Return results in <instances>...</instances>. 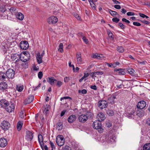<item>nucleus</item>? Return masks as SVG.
Here are the masks:
<instances>
[{"label":"nucleus","instance_id":"30","mask_svg":"<svg viewBox=\"0 0 150 150\" xmlns=\"http://www.w3.org/2000/svg\"><path fill=\"white\" fill-rule=\"evenodd\" d=\"M143 148L144 150H150V143H146L144 145Z\"/></svg>","mask_w":150,"mask_h":150},{"label":"nucleus","instance_id":"41","mask_svg":"<svg viewBox=\"0 0 150 150\" xmlns=\"http://www.w3.org/2000/svg\"><path fill=\"white\" fill-rule=\"evenodd\" d=\"M6 10V8L5 5H2L0 7V11L2 13H4Z\"/></svg>","mask_w":150,"mask_h":150},{"label":"nucleus","instance_id":"37","mask_svg":"<svg viewBox=\"0 0 150 150\" xmlns=\"http://www.w3.org/2000/svg\"><path fill=\"white\" fill-rule=\"evenodd\" d=\"M108 11L109 13L110 14L113 16H116L117 15H118L117 14V13L114 11H113L111 9H109L108 10Z\"/></svg>","mask_w":150,"mask_h":150},{"label":"nucleus","instance_id":"2","mask_svg":"<svg viewBox=\"0 0 150 150\" xmlns=\"http://www.w3.org/2000/svg\"><path fill=\"white\" fill-rule=\"evenodd\" d=\"M92 126L93 128L96 129H100L99 131L100 133L102 132L103 130L101 127V122L99 120L94 121L92 124Z\"/></svg>","mask_w":150,"mask_h":150},{"label":"nucleus","instance_id":"55","mask_svg":"<svg viewBox=\"0 0 150 150\" xmlns=\"http://www.w3.org/2000/svg\"><path fill=\"white\" fill-rule=\"evenodd\" d=\"M82 39L84 41V42L86 44H87L88 42V40L87 39L86 37H83L82 38Z\"/></svg>","mask_w":150,"mask_h":150},{"label":"nucleus","instance_id":"25","mask_svg":"<svg viewBox=\"0 0 150 150\" xmlns=\"http://www.w3.org/2000/svg\"><path fill=\"white\" fill-rule=\"evenodd\" d=\"M116 98L115 96H111L108 98V102L111 104H113L115 103L114 99Z\"/></svg>","mask_w":150,"mask_h":150},{"label":"nucleus","instance_id":"42","mask_svg":"<svg viewBox=\"0 0 150 150\" xmlns=\"http://www.w3.org/2000/svg\"><path fill=\"white\" fill-rule=\"evenodd\" d=\"M63 44L62 43H60L59 45V48L58 49V51H60L61 52H63Z\"/></svg>","mask_w":150,"mask_h":150},{"label":"nucleus","instance_id":"8","mask_svg":"<svg viewBox=\"0 0 150 150\" xmlns=\"http://www.w3.org/2000/svg\"><path fill=\"white\" fill-rule=\"evenodd\" d=\"M78 119L80 122L84 123L87 121L88 117L86 115L81 114L79 116Z\"/></svg>","mask_w":150,"mask_h":150},{"label":"nucleus","instance_id":"12","mask_svg":"<svg viewBox=\"0 0 150 150\" xmlns=\"http://www.w3.org/2000/svg\"><path fill=\"white\" fill-rule=\"evenodd\" d=\"M146 105L145 101L142 100L139 102L137 104V107L138 109H142L144 108Z\"/></svg>","mask_w":150,"mask_h":150},{"label":"nucleus","instance_id":"47","mask_svg":"<svg viewBox=\"0 0 150 150\" xmlns=\"http://www.w3.org/2000/svg\"><path fill=\"white\" fill-rule=\"evenodd\" d=\"M105 63L106 64H107L108 65V67H112V68H113L115 67V66H114V65H115L113 64H112L111 63H109L108 62H106Z\"/></svg>","mask_w":150,"mask_h":150},{"label":"nucleus","instance_id":"40","mask_svg":"<svg viewBox=\"0 0 150 150\" xmlns=\"http://www.w3.org/2000/svg\"><path fill=\"white\" fill-rule=\"evenodd\" d=\"M118 51L120 53H122L124 52V48L122 46H118L117 48Z\"/></svg>","mask_w":150,"mask_h":150},{"label":"nucleus","instance_id":"64","mask_svg":"<svg viewBox=\"0 0 150 150\" xmlns=\"http://www.w3.org/2000/svg\"><path fill=\"white\" fill-rule=\"evenodd\" d=\"M146 123L148 125L150 126V118H148L146 120Z\"/></svg>","mask_w":150,"mask_h":150},{"label":"nucleus","instance_id":"13","mask_svg":"<svg viewBox=\"0 0 150 150\" xmlns=\"http://www.w3.org/2000/svg\"><path fill=\"white\" fill-rule=\"evenodd\" d=\"M34 96L33 95H30L28 98L25 99L23 102L25 105H27L32 102L34 99Z\"/></svg>","mask_w":150,"mask_h":150},{"label":"nucleus","instance_id":"50","mask_svg":"<svg viewBox=\"0 0 150 150\" xmlns=\"http://www.w3.org/2000/svg\"><path fill=\"white\" fill-rule=\"evenodd\" d=\"M43 76V74L42 71H40L39 72L38 74V78L40 79H41Z\"/></svg>","mask_w":150,"mask_h":150},{"label":"nucleus","instance_id":"27","mask_svg":"<svg viewBox=\"0 0 150 150\" xmlns=\"http://www.w3.org/2000/svg\"><path fill=\"white\" fill-rule=\"evenodd\" d=\"M38 141L40 145V146L42 149H43V146L42 144H41V142H43V139L42 135L40 134H39L38 137Z\"/></svg>","mask_w":150,"mask_h":150},{"label":"nucleus","instance_id":"56","mask_svg":"<svg viewBox=\"0 0 150 150\" xmlns=\"http://www.w3.org/2000/svg\"><path fill=\"white\" fill-rule=\"evenodd\" d=\"M133 24L134 25L137 26H140L141 25V24L140 23L138 22H133Z\"/></svg>","mask_w":150,"mask_h":150},{"label":"nucleus","instance_id":"3","mask_svg":"<svg viewBox=\"0 0 150 150\" xmlns=\"http://www.w3.org/2000/svg\"><path fill=\"white\" fill-rule=\"evenodd\" d=\"M56 142L58 146H62L65 142V140L63 137L61 135L58 136L56 138Z\"/></svg>","mask_w":150,"mask_h":150},{"label":"nucleus","instance_id":"46","mask_svg":"<svg viewBox=\"0 0 150 150\" xmlns=\"http://www.w3.org/2000/svg\"><path fill=\"white\" fill-rule=\"evenodd\" d=\"M107 32L109 36L111 38H113V34L112 33L110 30L107 31Z\"/></svg>","mask_w":150,"mask_h":150},{"label":"nucleus","instance_id":"53","mask_svg":"<svg viewBox=\"0 0 150 150\" xmlns=\"http://www.w3.org/2000/svg\"><path fill=\"white\" fill-rule=\"evenodd\" d=\"M69 67H72L73 68V70L74 71H75V67L74 65L73 64L71 65V62H69Z\"/></svg>","mask_w":150,"mask_h":150},{"label":"nucleus","instance_id":"1","mask_svg":"<svg viewBox=\"0 0 150 150\" xmlns=\"http://www.w3.org/2000/svg\"><path fill=\"white\" fill-rule=\"evenodd\" d=\"M20 58L21 61L23 62H25L29 59L30 55L28 52L24 51L20 55Z\"/></svg>","mask_w":150,"mask_h":150},{"label":"nucleus","instance_id":"63","mask_svg":"<svg viewBox=\"0 0 150 150\" xmlns=\"http://www.w3.org/2000/svg\"><path fill=\"white\" fill-rule=\"evenodd\" d=\"M66 111L67 110H64L62 111L60 114L61 116H63L64 115L65 113L66 112Z\"/></svg>","mask_w":150,"mask_h":150},{"label":"nucleus","instance_id":"4","mask_svg":"<svg viewBox=\"0 0 150 150\" xmlns=\"http://www.w3.org/2000/svg\"><path fill=\"white\" fill-rule=\"evenodd\" d=\"M10 126L9 122L7 121L4 120L1 123V127L2 129L4 131H6L8 130Z\"/></svg>","mask_w":150,"mask_h":150},{"label":"nucleus","instance_id":"24","mask_svg":"<svg viewBox=\"0 0 150 150\" xmlns=\"http://www.w3.org/2000/svg\"><path fill=\"white\" fill-rule=\"evenodd\" d=\"M7 88V83L5 82H2L0 83V89L4 90Z\"/></svg>","mask_w":150,"mask_h":150},{"label":"nucleus","instance_id":"57","mask_svg":"<svg viewBox=\"0 0 150 150\" xmlns=\"http://www.w3.org/2000/svg\"><path fill=\"white\" fill-rule=\"evenodd\" d=\"M127 14L128 16H131L134 15L135 13L133 12H129L127 13Z\"/></svg>","mask_w":150,"mask_h":150},{"label":"nucleus","instance_id":"5","mask_svg":"<svg viewBox=\"0 0 150 150\" xmlns=\"http://www.w3.org/2000/svg\"><path fill=\"white\" fill-rule=\"evenodd\" d=\"M6 77L8 79H13L14 76L15 71L12 69H8L6 72Z\"/></svg>","mask_w":150,"mask_h":150},{"label":"nucleus","instance_id":"61","mask_svg":"<svg viewBox=\"0 0 150 150\" xmlns=\"http://www.w3.org/2000/svg\"><path fill=\"white\" fill-rule=\"evenodd\" d=\"M122 21L126 22L127 23H130V22L129 21L127 20L125 18H123L122 19Z\"/></svg>","mask_w":150,"mask_h":150},{"label":"nucleus","instance_id":"26","mask_svg":"<svg viewBox=\"0 0 150 150\" xmlns=\"http://www.w3.org/2000/svg\"><path fill=\"white\" fill-rule=\"evenodd\" d=\"M47 81L51 85L54 84V81H56L57 80L54 79L53 77H48L47 79Z\"/></svg>","mask_w":150,"mask_h":150},{"label":"nucleus","instance_id":"44","mask_svg":"<svg viewBox=\"0 0 150 150\" xmlns=\"http://www.w3.org/2000/svg\"><path fill=\"white\" fill-rule=\"evenodd\" d=\"M92 115V113L90 111H87L86 113V115L88 117H91Z\"/></svg>","mask_w":150,"mask_h":150},{"label":"nucleus","instance_id":"62","mask_svg":"<svg viewBox=\"0 0 150 150\" xmlns=\"http://www.w3.org/2000/svg\"><path fill=\"white\" fill-rule=\"evenodd\" d=\"M78 35L79 37H81L82 38L83 37H85L83 35V33L82 32H80L78 33Z\"/></svg>","mask_w":150,"mask_h":150},{"label":"nucleus","instance_id":"18","mask_svg":"<svg viewBox=\"0 0 150 150\" xmlns=\"http://www.w3.org/2000/svg\"><path fill=\"white\" fill-rule=\"evenodd\" d=\"M16 17L18 19L22 20L24 18V16L23 14L21 12H17L15 13Z\"/></svg>","mask_w":150,"mask_h":150},{"label":"nucleus","instance_id":"19","mask_svg":"<svg viewBox=\"0 0 150 150\" xmlns=\"http://www.w3.org/2000/svg\"><path fill=\"white\" fill-rule=\"evenodd\" d=\"M20 58L19 54H12L11 56V59L13 61L15 60L16 62H18Z\"/></svg>","mask_w":150,"mask_h":150},{"label":"nucleus","instance_id":"28","mask_svg":"<svg viewBox=\"0 0 150 150\" xmlns=\"http://www.w3.org/2000/svg\"><path fill=\"white\" fill-rule=\"evenodd\" d=\"M115 71H118V74L119 75H124L125 74V72L123 69H115L114 70Z\"/></svg>","mask_w":150,"mask_h":150},{"label":"nucleus","instance_id":"23","mask_svg":"<svg viewBox=\"0 0 150 150\" xmlns=\"http://www.w3.org/2000/svg\"><path fill=\"white\" fill-rule=\"evenodd\" d=\"M76 117L75 115H72L68 118V121L70 123H71L75 120Z\"/></svg>","mask_w":150,"mask_h":150},{"label":"nucleus","instance_id":"58","mask_svg":"<svg viewBox=\"0 0 150 150\" xmlns=\"http://www.w3.org/2000/svg\"><path fill=\"white\" fill-rule=\"evenodd\" d=\"M89 75V74L88 73H84L83 76L82 77L84 79L87 77Z\"/></svg>","mask_w":150,"mask_h":150},{"label":"nucleus","instance_id":"34","mask_svg":"<svg viewBox=\"0 0 150 150\" xmlns=\"http://www.w3.org/2000/svg\"><path fill=\"white\" fill-rule=\"evenodd\" d=\"M24 86L23 85H18L16 86V89L19 92H21L23 89Z\"/></svg>","mask_w":150,"mask_h":150},{"label":"nucleus","instance_id":"49","mask_svg":"<svg viewBox=\"0 0 150 150\" xmlns=\"http://www.w3.org/2000/svg\"><path fill=\"white\" fill-rule=\"evenodd\" d=\"M63 150H72V149L70 146H65L63 148Z\"/></svg>","mask_w":150,"mask_h":150},{"label":"nucleus","instance_id":"54","mask_svg":"<svg viewBox=\"0 0 150 150\" xmlns=\"http://www.w3.org/2000/svg\"><path fill=\"white\" fill-rule=\"evenodd\" d=\"M75 17L78 20H81V17L78 14H76L74 15Z\"/></svg>","mask_w":150,"mask_h":150},{"label":"nucleus","instance_id":"36","mask_svg":"<svg viewBox=\"0 0 150 150\" xmlns=\"http://www.w3.org/2000/svg\"><path fill=\"white\" fill-rule=\"evenodd\" d=\"M57 128L59 130H61L63 127L62 125V123L61 122H59L57 124Z\"/></svg>","mask_w":150,"mask_h":150},{"label":"nucleus","instance_id":"15","mask_svg":"<svg viewBox=\"0 0 150 150\" xmlns=\"http://www.w3.org/2000/svg\"><path fill=\"white\" fill-rule=\"evenodd\" d=\"M7 141L6 139L3 138L0 139V147H4L7 145Z\"/></svg>","mask_w":150,"mask_h":150},{"label":"nucleus","instance_id":"21","mask_svg":"<svg viewBox=\"0 0 150 150\" xmlns=\"http://www.w3.org/2000/svg\"><path fill=\"white\" fill-rule=\"evenodd\" d=\"M97 118L98 119V120H99L101 121L105 119V117L103 113L100 112L98 114Z\"/></svg>","mask_w":150,"mask_h":150},{"label":"nucleus","instance_id":"33","mask_svg":"<svg viewBox=\"0 0 150 150\" xmlns=\"http://www.w3.org/2000/svg\"><path fill=\"white\" fill-rule=\"evenodd\" d=\"M23 123L21 121H19L18 123L17 128L18 131H20L22 127Z\"/></svg>","mask_w":150,"mask_h":150},{"label":"nucleus","instance_id":"29","mask_svg":"<svg viewBox=\"0 0 150 150\" xmlns=\"http://www.w3.org/2000/svg\"><path fill=\"white\" fill-rule=\"evenodd\" d=\"M6 78L5 73L2 72H0V80H3Z\"/></svg>","mask_w":150,"mask_h":150},{"label":"nucleus","instance_id":"32","mask_svg":"<svg viewBox=\"0 0 150 150\" xmlns=\"http://www.w3.org/2000/svg\"><path fill=\"white\" fill-rule=\"evenodd\" d=\"M9 10L12 15H15V13L18 12L16 11V8L14 7H11L9 9Z\"/></svg>","mask_w":150,"mask_h":150},{"label":"nucleus","instance_id":"59","mask_svg":"<svg viewBox=\"0 0 150 150\" xmlns=\"http://www.w3.org/2000/svg\"><path fill=\"white\" fill-rule=\"evenodd\" d=\"M106 126L108 127H110L112 126V123L109 122H107L106 124Z\"/></svg>","mask_w":150,"mask_h":150},{"label":"nucleus","instance_id":"14","mask_svg":"<svg viewBox=\"0 0 150 150\" xmlns=\"http://www.w3.org/2000/svg\"><path fill=\"white\" fill-rule=\"evenodd\" d=\"M9 102L5 99H2L0 100V106L2 108H4L7 107Z\"/></svg>","mask_w":150,"mask_h":150},{"label":"nucleus","instance_id":"6","mask_svg":"<svg viewBox=\"0 0 150 150\" xmlns=\"http://www.w3.org/2000/svg\"><path fill=\"white\" fill-rule=\"evenodd\" d=\"M28 47V42L26 41H22L20 43V47L23 50H26Z\"/></svg>","mask_w":150,"mask_h":150},{"label":"nucleus","instance_id":"48","mask_svg":"<svg viewBox=\"0 0 150 150\" xmlns=\"http://www.w3.org/2000/svg\"><path fill=\"white\" fill-rule=\"evenodd\" d=\"M120 81L121 83H120V84H119L118 82L116 86L118 88H121L123 87V86L122 84V82L121 81Z\"/></svg>","mask_w":150,"mask_h":150},{"label":"nucleus","instance_id":"17","mask_svg":"<svg viewBox=\"0 0 150 150\" xmlns=\"http://www.w3.org/2000/svg\"><path fill=\"white\" fill-rule=\"evenodd\" d=\"M102 71H96L92 72L91 74V76L92 78L96 77L97 76L102 75L103 74Z\"/></svg>","mask_w":150,"mask_h":150},{"label":"nucleus","instance_id":"51","mask_svg":"<svg viewBox=\"0 0 150 150\" xmlns=\"http://www.w3.org/2000/svg\"><path fill=\"white\" fill-rule=\"evenodd\" d=\"M120 21V19L117 18H113L112 19V21L116 23H117Z\"/></svg>","mask_w":150,"mask_h":150},{"label":"nucleus","instance_id":"22","mask_svg":"<svg viewBox=\"0 0 150 150\" xmlns=\"http://www.w3.org/2000/svg\"><path fill=\"white\" fill-rule=\"evenodd\" d=\"M42 57L40 55V54L38 53L37 54L36 58L38 63L39 64H40L42 62Z\"/></svg>","mask_w":150,"mask_h":150},{"label":"nucleus","instance_id":"10","mask_svg":"<svg viewBox=\"0 0 150 150\" xmlns=\"http://www.w3.org/2000/svg\"><path fill=\"white\" fill-rule=\"evenodd\" d=\"M58 20V18L56 17L53 16L48 19L47 21L49 24H54L57 22Z\"/></svg>","mask_w":150,"mask_h":150},{"label":"nucleus","instance_id":"16","mask_svg":"<svg viewBox=\"0 0 150 150\" xmlns=\"http://www.w3.org/2000/svg\"><path fill=\"white\" fill-rule=\"evenodd\" d=\"M76 57L78 64H82V60L81 53L80 52H77L76 54Z\"/></svg>","mask_w":150,"mask_h":150},{"label":"nucleus","instance_id":"7","mask_svg":"<svg viewBox=\"0 0 150 150\" xmlns=\"http://www.w3.org/2000/svg\"><path fill=\"white\" fill-rule=\"evenodd\" d=\"M108 105V102L105 100H100L98 103V106L101 109L106 108Z\"/></svg>","mask_w":150,"mask_h":150},{"label":"nucleus","instance_id":"20","mask_svg":"<svg viewBox=\"0 0 150 150\" xmlns=\"http://www.w3.org/2000/svg\"><path fill=\"white\" fill-rule=\"evenodd\" d=\"M136 114L139 117H142L144 116V112L142 109H138L136 110Z\"/></svg>","mask_w":150,"mask_h":150},{"label":"nucleus","instance_id":"38","mask_svg":"<svg viewBox=\"0 0 150 150\" xmlns=\"http://www.w3.org/2000/svg\"><path fill=\"white\" fill-rule=\"evenodd\" d=\"M127 71L129 74L132 76L134 75V70L132 68H129L127 69Z\"/></svg>","mask_w":150,"mask_h":150},{"label":"nucleus","instance_id":"60","mask_svg":"<svg viewBox=\"0 0 150 150\" xmlns=\"http://www.w3.org/2000/svg\"><path fill=\"white\" fill-rule=\"evenodd\" d=\"M118 25L122 29H124L125 28V26L122 23L120 22L118 24Z\"/></svg>","mask_w":150,"mask_h":150},{"label":"nucleus","instance_id":"35","mask_svg":"<svg viewBox=\"0 0 150 150\" xmlns=\"http://www.w3.org/2000/svg\"><path fill=\"white\" fill-rule=\"evenodd\" d=\"M106 114L110 116H112L114 115V112L112 110H108L106 111Z\"/></svg>","mask_w":150,"mask_h":150},{"label":"nucleus","instance_id":"52","mask_svg":"<svg viewBox=\"0 0 150 150\" xmlns=\"http://www.w3.org/2000/svg\"><path fill=\"white\" fill-rule=\"evenodd\" d=\"M70 79V77H66L64 78V81L65 83H67L69 81Z\"/></svg>","mask_w":150,"mask_h":150},{"label":"nucleus","instance_id":"43","mask_svg":"<svg viewBox=\"0 0 150 150\" xmlns=\"http://www.w3.org/2000/svg\"><path fill=\"white\" fill-rule=\"evenodd\" d=\"M62 84V82L61 81H57L56 85L58 87H59L61 86Z\"/></svg>","mask_w":150,"mask_h":150},{"label":"nucleus","instance_id":"11","mask_svg":"<svg viewBox=\"0 0 150 150\" xmlns=\"http://www.w3.org/2000/svg\"><path fill=\"white\" fill-rule=\"evenodd\" d=\"M14 105L13 103H9L5 109L7 111L9 112H11L14 110Z\"/></svg>","mask_w":150,"mask_h":150},{"label":"nucleus","instance_id":"45","mask_svg":"<svg viewBox=\"0 0 150 150\" xmlns=\"http://www.w3.org/2000/svg\"><path fill=\"white\" fill-rule=\"evenodd\" d=\"M79 93H81L82 94H86L87 93V91L86 89H83L81 91L79 90L78 91Z\"/></svg>","mask_w":150,"mask_h":150},{"label":"nucleus","instance_id":"9","mask_svg":"<svg viewBox=\"0 0 150 150\" xmlns=\"http://www.w3.org/2000/svg\"><path fill=\"white\" fill-rule=\"evenodd\" d=\"M25 139L28 141H31L33 137V134L32 132L28 131L26 132Z\"/></svg>","mask_w":150,"mask_h":150},{"label":"nucleus","instance_id":"31","mask_svg":"<svg viewBox=\"0 0 150 150\" xmlns=\"http://www.w3.org/2000/svg\"><path fill=\"white\" fill-rule=\"evenodd\" d=\"M93 57L95 58L100 59L103 57V54L96 53L93 55Z\"/></svg>","mask_w":150,"mask_h":150},{"label":"nucleus","instance_id":"39","mask_svg":"<svg viewBox=\"0 0 150 150\" xmlns=\"http://www.w3.org/2000/svg\"><path fill=\"white\" fill-rule=\"evenodd\" d=\"M89 3L92 8L93 9L96 10V7L95 4L93 3V1H90Z\"/></svg>","mask_w":150,"mask_h":150}]
</instances>
